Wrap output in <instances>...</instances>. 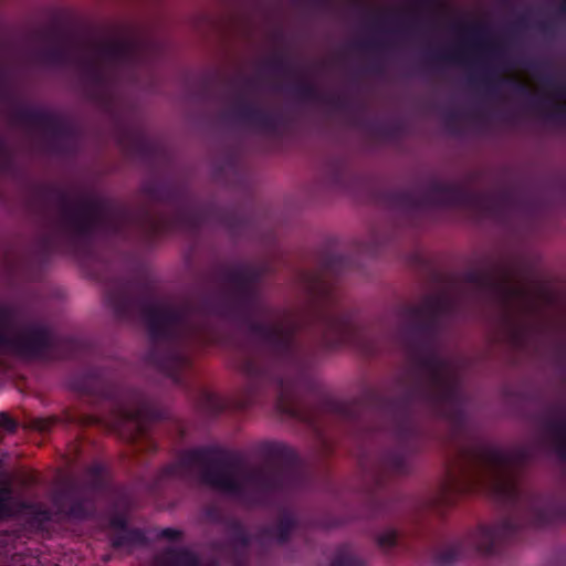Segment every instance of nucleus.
I'll list each match as a JSON object with an SVG mask.
<instances>
[{
	"label": "nucleus",
	"mask_w": 566,
	"mask_h": 566,
	"mask_svg": "<svg viewBox=\"0 0 566 566\" xmlns=\"http://www.w3.org/2000/svg\"><path fill=\"white\" fill-rule=\"evenodd\" d=\"M9 493L7 491L0 492V517H3L10 513L9 510Z\"/></svg>",
	"instance_id": "obj_3"
},
{
	"label": "nucleus",
	"mask_w": 566,
	"mask_h": 566,
	"mask_svg": "<svg viewBox=\"0 0 566 566\" xmlns=\"http://www.w3.org/2000/svg\"><path fill=\"white\" fill-rule=\"evenodd\" d=\"M247 479L242 469L233 467H213L205 474L206 482L222 492L238 491Z\"/></svg>",
	"instance_id": "obj_1"
},
{
	"label": "nucleus",
	"mask_w": 566,
	"mask_h": 566,
	"mask_svg": "<svg viewBox=\"0 0 566 566\" xmlns=\"http://www.w3.org/2000/svg\"><path fill=\"white\" fill-rule=\"evenodd\" d=\"M476 481L483 483H490L499 491L504 490V484L506 482V474L504 469L499 464H491L484 468L479 469L475 473Z\"/></svg>",
	"instance_id": "obj_2"
},
{
	"label": "nucleus",
	"mask_w": 566,
	"mask_h": 566,
	"mask_svg": "<svg viewBox=\"0 0 566 566\" xmlns=\"http://www.w3.org/2000/svg\"><path fill=\"white\" fill-rule=\"evenodd\" d=\"M177 535H178V532L175 531V530H171V528H167V530L163 531V536H165V537L171 538V537H175Z\"/></svg>",
	"instance_id": "obj_5"
},
{
	"label": "nucleus",
	"mask_w": 566,
	"mask_h": 566,
	"mask_svg": "<svg viewBox=\"0 0 566 566\" xmlns=\"http://www.w3.org/2000/svg\"><path fill=\"white\" fill-rule=\"evenodd\" d=\"M0 427L4 428L7 430L13 429L14 424H13L12 419L9 417V415H7L4 412L0 413Z\"/></svg>",
	"instance_id": "obj_4"
}]
</instances>
